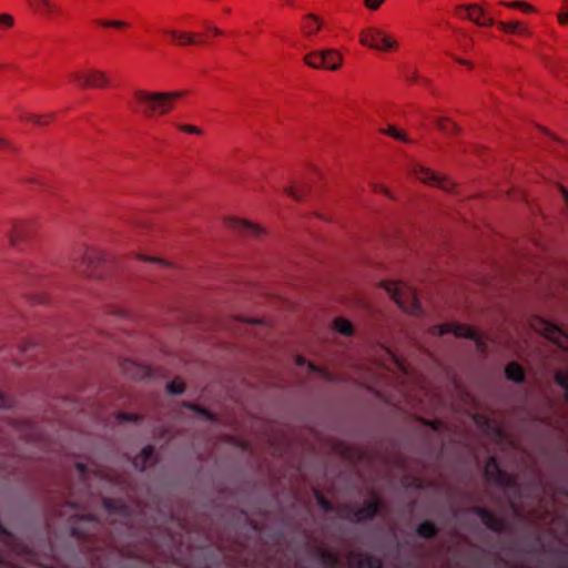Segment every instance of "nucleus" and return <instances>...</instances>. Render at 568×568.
Here are the masks:
<instances>
[{
	"label": "nucleus",
	"instance_id": "1",
	"mask_svg": "<svg viewBox=\"0 0 568 568\" xmlns=\"http://www.w3.org/2000/svg\"><path fill=\"white\" fill-rule=\"evenodd\" d=\"M186 94V91L151 92L134 90L129 101L130 109L145 118L168 114L174 108V100Z\"/></svg>",
	"mask_w": 568,
	"mask_h": 568
},
{
	"label": "nucleus",
	"instance_id": "2",
	"mask_svg": "<svg viewBox=\"0 0 568 568\" xmlns=\"http://www.w3.org/2000/svg\"><path fill=\"white\" fill-rule=\"evenodd\" d=\"M383 287L403 312L414 316L423 313L417 294L410 286L402 282H384Z\"/></svg>",
	"mask_w": 568,
	"mask_h": 568
},
{
	"label": "nucleus",
	"instance_id": "3",
	"mask_svg": "<svg viewBox=\"0 0 568 568\" xmlns=\"http://www.w3.org/2000/svg\"><path fill=\"white\" fill-rule=\"evenodd\" d=\"M381 509V501L377 498L366 500L362 506L342 505L338 508L341 518L352 523H363L373 519Z\"/></svg>",
	"mask_w": 568,
	"mask_h": 568
},
{
	"label": "nucleus",
	"instance_id": "4",
	"mask_svg": "<svg viewBox=\"0 0 568 568\" xmlns=\"http://www.w3.org/2000/svg\"><path fill=\"white\" fill-rule=\"evenodd\" d=\"M359 42L371 49L378 51H390L398 47V43L384 30L376 27H368L361 32Z\"/></svg>",
	"mask_w": 568,
	"mask_h": 568
},
{
	"label": "nucleus",
	"instance_id": "5",
	"mask_svg": "<svg viewBox=\"0 0 568 568\" xmlns=\"http://www.w3.org/2000/svg\"><path fill=\"white\" fill-rule=\"evenodd\" d=\"M484 476L489 484L496 485L503 489L517 487L515 477L501 470L495 457L488 458L484 468Z\"/></svg>",
	"mask_w": 568,
	"mask_h": 568
},
{
	"label": "nucleus",
	"instance_id": "6",
	"mask_svg": "<svg viewBox=\"0 0 568 568\" xmlns=\"http://www.w3.org/2000/svg\"><path fill=\"white\" fill-rule=\"evenodd\" d=\"M459 17L468 19L479 27H488L495 24V19L489 16L487 8L479 4L459 6L456 9Z\"/></svg>",
	"mask_w": 568,
	"mask_h": 568
},
{
	"label": "nucleus",
	"instance_id": "7",
	"mask_svg": "<svg viewBox=\"0 0 568 568\" xmlns=\"http://www.w3.org/2000/svg\"><path fill=\"white\" fill-rule=\"evenodd\" d=\"M70 79L81 88H105L110 84L106 74L101 70H90L88 73L73 72Z\"/></svg>",
	"mask_w": 568,
	"mask_h": 568
},
{
	"label": "nucleus",
	"instance_id": "8",
	"mask_svg": "<svg viewBox=\"0 0 568 568\" xmlns=\"http://www.w3.org/2000/svg\"><path fill=\"white\" fill-rule=\"evenodd\" d=\"M412 171L413 174L422 182L438 186L445 191H452L455 186L448 179L439 176L437 173L422 166L420 164H414Z\"/></svg>",
	"mask_w": 568,
	"mask_h": 568
},
{
	"label": "nucleus",
	"instance_id": "9",
	"mask_svg": "<svg viewBox=\"0 0 568 568\" xmlns=\"http://www.w3.org/2000/svg\"><path fill=\"white\" fill-rule=\"evenodd\" d=\"M470 511L478 516L483 524L491 531L501 534L506 529L505 521L486 508L474 506Z\"/></svg>",
	"mask_w": 568,
	"mask_h": 568
},
{
	"label": "nucleus",
	"instance_id": "10",
	"mask_svg": "<svg viewBox=\"0 0 568 568\" xmlns=\"http://www.w3.org/2000/svg\"><path fill=\"white\" fill-rule=\"evenodd\" d=\"M432 329H433V334L439 335V336L448 334V333H453L454 335H456L458 337H466V338L473 339V341L477 339V332L474 331L473 328H470L466 325H462V324H442V325L434 326Z\"/></svg>",
	"mask_w": 568,
	"mask_h": 568
},
{
	"label": "nucleus",
	"instance_id": "11",
	"mask_svg": "<svg viewBox=\"0 0 568 568\" xmlns=\"http://www.w3.org/2000/svg\"><path fill=\"white\" fill-rule=\"evenodd\" d=\"M105 261V256L102 252L97 250H85L83 257H82V264L85 265V275L88 276H99L97 274V270L100 265H102Z\"/></svg>",
	"mask_w": 568,
	"mask_h": 568
},
{
	"label": "nucleus",
	"instance_id": "12",
	"mask_svg": "<svg viewBox=\"0 0 568 568\" xmlns=\"http://www.w3.org/2000/svg\"><path fill=\"white\" fill-rule=\"evenodd\" d=\"M226 225H227V227H230L236 232L247 234L253 237H260L264 233V231L262 230L261 226L253 224L246 220L230 217L226 221Z\"/></svg>",
	"mask_w": 568,
	"mask_h": 568
},
{
	"label": "nucleus",
	"instance_id": "13",
	"mask_svg": "<svg viewBox=\"0 0 568 568\" xmlns=\"http://www.w3.org/2000/svg\"><path fill=\"white\" fill-rule=\"evenodd\" d=\"M348 562L351 568H382V562L378 558L366 554L351 552L348 555Z\"/></svg>",
	"mask_w": 568,
	"mask_h": 568
},
{
	"label": "nucleus",
	"instance_id": "14",
	"mask_svg": "<svg viewBox=\"0 0 568 568\" xmlns=\"http://www.w3.org/2000/svg\"><path fill=\"white\" fill-rule=\"evenodd\" d=\"M536 321L539 326H536L535 328L545 335L548 339L559 344L560 339L566 337L564 331L557 325L542 318H537Z\"/></svg>",
	"mask_w": 568,
	"mask_h": 568
},
{
	"label": "nucleus",
	"instance_id": "15",
	"mask_svg": "<svg viewBox=\"0 0 568 568\" xmlns=\"http://www.w3.org/2000/svg\"><path fill=\"white\" fill-rule=\"evenodd\" d=\"M121 369L125 375L134 379L148 378L151 375L150 367L130 361L123 362L121 364Z\"/></svg>",
	"mask_w": 568,
	"mask_h": 568
},
{
	"label": "nucleus",
	"instance_id": "16",
	"mask_svg": "<svg viewBox=\"0 0 568 568\" xmlns=\"http://www.w3.org/2000/svg\"><path fill=\"white\" fill-rule=\"evenodd\" d=\"M323 27V21L314 13H307L303 17L301 30L307 38L316 34Z\"/></svg>",
	"mask_w": 568,
	"mask_h": 568
},
{
	"label": "nucleus",
	"instance_id": "17",
	"mask_svg": "<svg viewBox=\"0 0 568 568\" xmlns=\"http://www.w3.org/2000/svg\"><path fill=\"white\" fill-rule=\"evenodd\" d=\"M163 32L170 34L179 45H193L203 43V40L199 39L193 32H179L176 30H163Z\"/></svg>",
	"mask_w": 568,
	"mask_h": 568
},
{
	"label": "nucleus",
	"instance_id": "18",
	"mask_svg": "<svg viewBox=\"0 0 568 568\" xmlns=\"http://www.w3.org/2000/svg\"><path fill=\"white\" fill-rule=\"evenodd\" d=\"M154 455V447L151 445L145 446L139 455L133 458V466L140 471H144L146 466L151 463Z\"/></svg>",
	"mask_w": 568,
	"mask_h": 568
},
{
	"label": "nucleus",
	"instance_id": "19",
	"mask_svg": "<svg viewBox=\"0 0 568 568\" xmlns=\"http://www.w3.org/2000/svg\"><path fill=\"white\" fill-rule=\"evenodd\" d=\"M303 60L313 69H326V50L312 51Z\"/></svg>",
	"mask_w": 568,
	"mask_h": 568
},
{
	"label": "nucleus",
	"instance_id": "20",
	"mask_svg": "<svg viewBox=\"0 0 568 568\" xmlns=\"http://www.w3.org/2000/svg\"><path fill=\"white\" fill-rule=\"evenodd\" d=\"M497 27L499 30H501L505 33L519 34V36H529L530 34L528 29L519 21H509V22L500 21L497 23Z\"/></svg>",
	"mask_w": 568,
	"mask_h": 568
},
{
	"label": "nucleus",
	"instance_id": "21",
	"mask_svg": "<svg viewBox=\"0 0 568 568\" xmlns=\"http://www.w3.org/2000/svg\"><path fill=\"white\" fill-rule=\"evenodd\" d=\"M505 375L507 379L517 384L524 383L526 377L523 367L516 362H510L506 365Z\"/></svg>",
	"mask_w": 568,
	"mask_h": 568
},
{
	"label": "nucleus",
	"instance_id": "22",
	"mask_svg": "<svg viewBox=\"0 0 568 568\" xmlns=\"http://www.w3.org/2000/svg\"><path fill=\"white\" fill-rule=\"evenodd\" d=\"M103 507L110 514H118L122 516H125L128 514V506L121 499L104 498Z\"/></svg>",
	"mask_w": 568,
	"mask_h": 568
},
{
	"label": "nucleus",
	"instance_id": "23",
	"mask_svg": "<svg viewBox=\"0 0 568 568\" xmlns=\"http://www.w3.org/2000/svg\"><path fill=\"white\" fill-rule=\"evenodd\" d=\"M416 534L420 538L433 539L437 536L438 528L433 521L425 520L418 525L416 528Z\"/></svg>",
	"mask_w": 568,
	"mask_h": 568
},
{
	"label": "nucleus",
	"instance_id": "24",
	"mask_svg": "<svg viewBox=\"0 0 568 568\" xmlns=\"http://www.w3.org/2000/svg\"><path fill=\"white\" fill-rule=\"evenodd\" d=\"M343 62L342 55L334 49L326 50V69L327 70H337Z\"/></svg>",
	"mask_w": 568,
	"mask_h": 568
},
{
	"label": "nucleus",
	"instance_id": "25",
	"mask_svg": "<svg viewBox=\"0 0 568 568\" xmlns=\"http://www.w3.org/2000/svg\"><path fill=\"white\" fill-rule=\"evenodd\" d=\"M334 328L344 336H351L354 332L352 323L341 317L334 320Z\"/></svg>",
	"mask_w": 568,
	"mask_h": 568
},
{
	"label": "nucleus",
	"instance_id": "26",
	"mask_svg": "<svg viewBox=\"0 0 568 568\" xmlns=\"http://www.w3.org/2000/svg\"><path fill=\"white\" fill-rule=\"evenodd\" d=\"M183 406L192 412H194L195 414L204 417L205 419L207 420H211V422H214L216 420V417L215 415L210 412L209 409L204 408V407H201L196 404H193V403H184Z\"/></svg>",
	"mask_w": 568,
	"mask_h": 568
},
{
	"label": "nucleus",
	"instance_id": "27",
	"mask_svg": "<svg viewBox=\"0 0 568 568\" xmlns=\"http://www.w3.org/2000/svg\"><path fill=\"white\" fill-rule=\"evenodd\" d=\"M555 382L565 390L564 398L568 403V371L558 369L555 373Z\"/></svg>",
	"mask_w": 568,
	"mask_h": 568
},
{
	"label": "nucleus",
	"instance_id": "28",
	"mask_svg": "<svg viewBox=\"0 0 568 568\" xmlns=\"http://www.w3.org/2000/svg\"><path fill=\"white\" fill-rule=\"evenodd\" d=\"M320 558H321L322 562L325 566H327V567L336 568L338 566V558L332 551H328V550H325V549H321L320 550Z\"/></svg>",
	"mask_w": 568,
	"mask_h": 568
},
{
	"label": "nucleus",
	"instance_id": "29",
	"mask_svg": "<svg viewBox=\"0 0 568 568\" xmlns=\"http://www.w3.org/2000/svg\"><path fill=\"white\" fill-rule=\"evenodd\" d=\"M437 128L444 133H457L459 131L458 126L450 122L448 119L439 118L436 120Z\"/></svg>",
	"mask_w": 568,
	"mask_h": 568
},
{
	"label": "nucleus",
	"instance_id": "30",
	"mask_svg": "<svg viewBox=\"0 0 568 568\" xmlns=\"http://www.w3.org/2000/svg\"><path fill=\"white\" fill-rule=\"evenodd\" d=\"M308 186H303L301 189H295L293 186L285 187L284 192L288 194L291 197H293L296 201H302L304 199L305 193L307 192Z\"/></svg>",
	"mask_w": 568,
	"mask_h": 568
},
{
	"label": "nucleus",
	"instance_id": "31",
	"mask_svg": "<svg viewBox=\"0 0 568 568\" xmlns=\"http://www.w3.org/2000/svg\"><path fill=\"white\" fill-rule=\"evenodd\" d=\"M383 133L396 140L410 143V140L403 132L398 131L394 125H388L386 130H383Z\"/></svg>",
	"mask_w": 568,
	"mask_h": 568
},
{
	"label": "nucleus",
	"instance_id": "32",
	"mask_svg": "<svg viewBox=\"0 0 568 568\" xmlns=\"http://www.w3.org/2000/svg\"><path fill=\"white\" fill-rule=\"evenodd\" d=\"M184 383L178 379H174L166 385V392L171 395H181L184 392Z\"/></svg>",
	"mask_w": 568,
	"mask_h": 568
},
{
	"label": "nucleus",
	"instance_id": "33",
	"mask_svg": "<svg viewBox=\"0 0 568 568\" xmlns=\"http://www.w3.org/2000/svg\"><path fill=\"white\" fill-rule=\"evenodd\" d=\"M501 4L511 9H520L524 12H532L535 10L531 4L521 1L501 2Z\"/></svg>",
	"mask_w": 568,
	"mask_h": 568
},
{
	"label": "nucleus",
	"instance_id": "34",
	"mask_svg": "<svg viewBox=\"0 0 568 568\" xmlns=\"http://www.w3.org/2000/svg\"><path fill=\"white\" fill-rule=\"evenodd\" d=\"M52 118V115H36V114H31V115H24L22 116L23 120H27V121H30L34 124H38V125H44L47 124L50 119Z\"/></svg>",
	"mask_w": 568,
	"mask_h": 568
},
{
	"label": "nucleus",
	"instance_id": "35",
	"mask_svg": "<svg viewBox=\"0 0 568 568\" xmlns=\"http://www.w3.org/2000/svg\"><path fill=\"white\" fill-rule=\"evenodd\" d=\"M97 23L99 26H101V27L116 28V29L124 28L126 26L125 22L120 21V20H103V19H99V20H97Z\"/></svg>",
	"mask_w": 568,
	"mask_h": 568
},
{
	"label": "nucleus",
	"instance_id": "36",
	"mask_svg": "<svg viewBox=\"0 0 568 568\" xmlns=\"http://www.w3.org/2000/svg\"><path fill=\"white\" fill-rule=\"evenodd\" d=\"M316 500H317L318 506L324 511L328 513V511L333 510L332 503L328 499H326L321 493H316Z\"/></svg>",
	"mask_w": 568,
	"mask_h": 568
},
{
	"label": "nucleus",
	"instance_id": "37",
	"mask_svg": "<svg viewBox=\"0 0 568 568\" xmlns=\"http://www.w3.org/2000/svg\"><path fill=\"white\" fill-rule=\"evenodd\" d=\"M557 19L561 24H568V0H562L561 11L557 14Z\"/></svg>",
	"mask_w": 568,
	"mask_h": 568
},
{
	"label": "nucleus",
	"instance_id": "38",
	"mask_svg": "<svg viewBox=\"0 0 568 568\" xmlns=\"http://www.w3.org/2000/svg\"><path fill=\"white\" fill-rule=\"evenodd\" d=\"M14 24V19L11 14L2 13L0 14V28L9 29Z\"/></svg>",
	"mask_w": 568,
	"mask_h": 568
},
{
	"label": "nucleus",
	"instance_id": "39",
	"mask_svg": "<svg viewBox=\"0 0 568 568\" xmlns=\"http://www.w3.org/2000/svg\"><path fill=\"white\" fill-rule=\"evenodd\" d=\"M176 126L185 132V133H190V134H197V135H201L202 134V130L197 126H194V125H190V124H176Z\"/></svg>",
	"mask_w": 568,
	"mask_h": 568
},
{
	"label": "nucleus",
	"instance_id": "40",
	"mask_svg": "<svg viewBox=\"0 0 568 568\" xmlns=\"http://www.w3.org/2000/svg\"><path fill=\"white\" fill-rule=\"evenodd\" d=\"M116 418L120 423H128V422H138L140 417L135 414L120 413L116 416Z\"/></svg>",
	"mask_w": 568,
	"mask_h": 568
},
{
	"label": "nucleus",
	"instance_id": "41",
	"mask_svg": "<svg viewBox=\"0 0 568 568\" xmlns=\"http://www.w3.org/2000/svg\"><path fill=\"white\" fill-rule=\"evenodd\" d=\"M385 0H364V4L368 10H377Z\"/></svg>",
	"mask_w": 568,
	"mask_h": 568
},
{
	"label": "nucleus",
	"instance_id": "42",
	"mask_svg": "<svg viewBox=\"0 0 568 568\" xmlns=\"http://www.w3.org/2000/svg\"><path fill=\"white\" fill-rule=\"evenodd\" d=\"M12 399L0 392V408H10Z\"/></svg>",
	"mask_w": 568,
	"mask_h": 568
},
{
	"label": "nucleus",
	"instance_id": "43",
	"mask_svg": "<svg viewBox=\"0 0 568 568\" xmlns=\"http://www.w3.org/2000/svg\"><path fill=\"white\" fill-rule=\"evenodd\" d=\"M136 257L139 260H141V261H148V262L164 264V262L161 258L150 257V256L141 255V254H138Z\"/></svg>",
	"mask_w": 568,
	"mask_h": 568
},
{
	"label": "nucleus",
	"instance_id": "44",
	"mask_svg": "<svg viewBox=\"0 0 568 568\" xmlns=\"http://www.w3.org/2000/svg\"><path fill=\"white\" fill-rule=\"evenodd\" d=\"M204 26L214 36H221L222 34V31L219 28L213 27L209 21H204Z\"/></svg>",
	"mask_w": 568,
	"mask_h": 568
},
{
	"label": "nucleus",
	"instance_id": "45",
	"mask_svg": "<svg viewBox=\"0 0 568 568\" xmlns=\"http://www.w3.org/2000/svg\"><path fill=\"white\" fill-rule=\"evenodd\" d=\"M307 365H308L310 371H312V372H320L326 379H328V381L332 379L327 373H325L322 369L317 368L314 364L308 363Z\"/></svg>",
	"mask_w": 568,
	"mask_h": 568
},
{
	"label": "nucleus",
	"instance_id": "46",
	"mask_svg": "<svg viewBox=\"0 0 568 568\" xmlns=\"http://www.w3.org/2000/svg\"><path fill=\"white\" fill-rule=\"evenodd\" d=\"M72 535H73L74 537H78V538H84V537H85V532H84V531H82V530L80 529V527H78V526H73V527H72Z\"/></svg>",
	"mask_w": 568,
	"mask_h": 568
},
{
	"label": "nucleus",
	"instance_id": "47",
	"mask_svg": "<svg viewBox=\"0 0 568 568\" xmlns=\"http://www.w3.org/2000/svg\"><path fill=\"white\" fill-rule=\"evenodd\" d=\"M29 1V4L30 7L36 10L37 12H40L41 9H42V3L41 2H38L36 0H28Z\"/></svg>",
	"mask_w": 568,
	"mask_h": 568
},
{
	"label": "nucleus",
	"instance_id": "48",
	"mask_svg": "<svg viewBox=\"0 0 568 568\" xmlns=\"http://www.w3.org/2000/svg\"><path fill=\"white\" fill-rule=\"evenodd\" d=\"M78 471L82 478L87 476V466L82 463L77 464Z\"/></svg>",
	"mask_w": 568,
	"mask_h": 568
},
{
	"label": "nucleus",
	"instance_id": "49",
	"mask_svg": "<svg viewBox=\"0 0 568 568\" xmlns=\"http://www.w3.org/2000/svg\"><path fill=\"white\" fill-rule=\"evenodd\" d=\"M0 149H3V150H9V151H13V146H11V144L3 140L2 138H0Z\"/></svg>",
	"mask_w": 568,
	"mask_h": 568
},
{
	"label": "nucleus",
	"instance_id": "50",
	"mask_svg": "<svg viewBox=\"0 0 568 568\" xmlns=\"http://www.w3.org/2000/svg\"><path fill=\"white\" fill-rule=\"evenodd\" d=\"M81 519H84L89 523H98L97 517L94 515H85L82 516Z\"/></svg>",
	"mask_w": 568,
	"mask_h": 568
},
{
	"label": "nucleus",
	"instance_id": "51",
	"mask_svg": "<svg viewBox=\"0 0 568 568\" xmlns=\"http://www.w3.org/2000/svg\"><path fill=\"white\" fill-rule=\"evenodd\" d=\"M296 364L298 366H304L307 364L306 359L303 356H296Z\"/></svg>",
	"mask_w": 568,
	"mask_h": 568
},
{
	"label": "nucleus",
	"instance_id": "52",
	"mask_svg": "<svg viewBox=\"0 0 568 568\" xmlns=\"http://www.w3.org/2000/svg\"><path fill=\"white\" fill-rule=\"evenodd\" d=\"M454 59L459 63V64H464V65H468V67H471V63L467 60H464V59H458V58H455Z\"/></svg>",
	"mask_w": 568,
	"mask_h": 568
},
{
	"label": "nucleus",
	"instance_id": "53",
	"mask_svg": "<svg viewBox=\"0 0 568 568\" xmlns=\"http://www.w3.org/2000/svg\"><path fill=\"white\" fill-rule=\"evenodd\" d=\"M561 192H562L565 203L568 206V191H566L565 189H561Z\"/></svg>",
	"mask_w": 568,
	"mask_h": 568
},
{
	"label": "nucleus",
	"instance_id": "54",
	"mask_svg": "<svg viewBox=\"0 0 568 568\" xmlns=\"http://www.w3.org/2000/svg\"><path fill=\"white\" fill-rule=\"evenodd\" d=\"M68 505H69L70 509H72V510H77L79 508V505L74 501H70Z\"/></svg>",
	"mask_w": 568,
	"mask_h": 568
},
{
	"label": "nucleus",
	"instance_id": "55",
	"mask_svg": "<svg viewBox=\"0 0 568 568\" xmlns=\"http://www.w3.org/2000/svg\"><path fill=\"white\" fill-rule=\"evenodd\" d=\"M375 190H376V191L384 192V193H387V190H385V189H384V187H382V186H375Z\"/></svg>",
	"mask_w": 568,
	"mask_h": 568
},
{
	"label": "nucleus",
	"instance_id": "56",
	"mask_svg": "<svg viewBox=\"0 0 568 568\" xmlns=\"http://www.w3.org/2000/svg\"><path fill=\"white\" fill-rule=\"evenodd\" d=\"M16 241H17V239L12 236V237H11V243H12V244H14V243H16Z\"/></svg>",
	"mask_w": 568,
	"mask_h": 568
},
{
	"label": "nucleus",
	"instance_id": "57",
	"mask_svg": "<svg viewBox=\"0 0 568 568\" xmlns=\"http://www.w3.org/2000/svg\"><path fill=\"white\" fill-rule=\"evenodd\" d=\"M287 3L288 4H293V0H287Z\"/></svg>",
	"mask_w": 568,
	"mask_h": 568
}]
</instances>
